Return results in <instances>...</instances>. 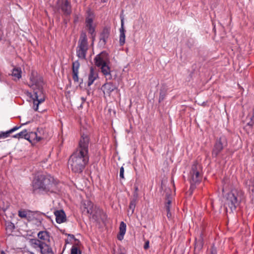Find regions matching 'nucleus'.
Returning a JSON list of instances; mask_svg holds the SVG:
<instances>
[{
  "mask_svg": "<svg viewBox=\"0 0 254 254\" xmlns=\"http://www.w3.org/2000/svg\"><path fill=\"white\" fill-rule=\"evenodd\" d=\"M90 138L88 135L82 134L78 147L70 156L68 164L72 171L76 173L82 172L89 161L88 147Z\"/></svg>",
  "mask_w": 254,
  "mask_h": 254,
  "instance_id": "f257e3e1",
  "label": "nucleus"
},
{
  "mask_svg": "<svg viewBox=\"0 0 254 254\" xmlns=\"http://www.w3.org/2000/svg\"><path fill=\"white\" fill-rule=\"evenodd\" d=\"M58 182L50 175H39L34 178L32 191L36 193H57L59 191Z\"/></svg>",
  "mask_w": 254,
  "mask_h": 254,
  "instance_id": "f03ea898",
  "label": "nucleus"
},
{
  "mask_svg": "<svg viewBox=\"0 0 254 254\" xmlns=\"http://www.w3.org/2000/svg\"><path fill=\"white\" fill-rule=\"evenodd\" d=\"M43 85V78L38 75L37 72L32 71L30 76L29 86L33 90V94L29 92H27V94L33 100V108L36 111H38L39 105L45 100Z\"/></svg>",
  "mask_w": 254,
  "mask_h": 254,
  "instance_id": "7ed1b4c3",
  "label": "nucleus"
},
{
  "mask_svg": "<svg viewBox=\"0 0 254 254\" xmlns=\"http://www.w3.org/2000/svg\"><path fill=\"white\" fill-rule=\"evenodd\" d=\"M244 198V192L240 189H233L227 194L225 205L228 207L231 211L235 210Z\"/></svg>",
  "mask_w": 254,
  "mask_h": 254,
  "instance_id": "20e7f679",
  "label": "nucleus"
},
{
  "mask_svg": "<svg viewBox=\"0 0 254 254\" xmlns=\"http://www.w3.org/2000/svg\"><path fill=\"white\" fill-rule=\"evenodd\" d=\"M202 178V168L200 164L197 162L192 165L190 172L189 179L190 183V191L191 194L195 189L196 185L201 181Z\"/></svg>",
  "mask_w": 254,
  "mask_h": 254,
  "instance_id": "39448f33",
  "label": "nucleus"
},
{
  "mask_svg": "<svg viewBox=\"0 0 254 254\" xmlns=\"http://www.w3.org/2000/svg\"><path fill=\"white\" fill-rule=\"evenodd\" d=\"M37 239H30L28 243L31 248L37 253L41 254H54V252L50 245L42 243Z\"/></svg>",
  "mask_w": 254,
  "mask_h": 254,
  "instance_id": "423d86ee",
  "label": "nucleus"
},
{
  "mask_svg": "<svg viewBox=\"0 0 254 254\" xmlns=\"http://www.w3.org/2000/svg\"><path fill=\"white\" fill-rule=\"evenodd\" d=\"M88 49V45L87 36L85 32H82L80 34L76 47V56L80 59H85Z\"/></svg>",
  "mask_w": 254,
  "mask_h": 254,
  "instance_id": "0eeeda50",
  "label": "nucleus"
},
{
  "mask_svg": "<svg viewBox=\"0 0 254 254\" xmlns=\"http://www.w3.org/2000/svg\"><path fill=\"white\" fill-rule=\"evenodd\" d=\"M94 62L95 65L98 67L107 64H110L108 54L105 52H102L95 56Z\"/></svg>",
  "mask_w": 254,
  "mask_h": 254,
  "instance_id": "6e6552de",
  "label": "nucleus"
},
{
  "mask_svg": "<svg viewBox=\"0 0 254 254\" xmlns=\"http://www.w3.org/2000/svg\"><path fill=\"white\" fill-rule=\"evenodd\" d=\"M227 145V139L225 136H221L217 139L214 146L212 155L216 157Z\"/></svg>",
  "mask_w": 254,
  "mask_h": 254,
  "instance_id": "1a4fd4ad",
  "label": "nucleus"
},
{
  "mask_svg": "<svg viewBox=\"0 0 254 254\" xmlns=\"http://www.w3.org/2000/svg\"><path fill=\"white\" fill-rule=\"evenodd\" d=\"M57 7L58 9H61L65 15H70L71 12V5L67 0H58Z\"/></svg>",
  "mask_w": 254,
  "mask_h": 254,
  "instance_id": "9d476101",
  "label": "nucleus"
},
{
  "mask_svg": "<svg viewBox=\"0 0 254 254\" xmlns=\"http://www.w3.org/2000/svg\"><path fill=\"white\" fill-rule=\"evenodd\" d=\"M85 24L89 33L91 35L92 38H94L96 35L95 33V25L93 24V17L91 14H89L86 18Z\"/></svg>",
  "mask_w": 254,
  "mask_h": 254,
  "instance_id": "9b49d317",
  "label": "nucleus"
},
{
  "mask_svg": "<svg viewBox=\"0 0 254 254\" xmlns=\"http://www.w3.org/2000/svg\"><path fill=\"white\" fill-rule=\"evenodd\" d=\"M41 131H42V129H41ZM43 138V137L41 135V130L39 129L36 132H28L27 140L31 143L38 142Z\"/></svg>",
  "mask_w": 254,
  "mask_h": 254,
  "instance_id": "f8f14e48",
  "label": "nucleus"
},
{
  "mask_svg": "<svg viewBox=\"0 0 254 254\" xmlns=\"http://www.w3.org/2000/svg\"><path fill=\"white\" fill-rule=\"evenodd\" d=\"M99 78L98 72L93 67L90 68L89 73L88 75L87 85L90 86L95 80Z\"/></svg>",
  "mask_w": 254,
  "mask_h": 254,
  "instance_id": "ddd939ff",
  "label": "nucleus"
},
{
  "mask_svg": "<svg viewBox=\"0 0 254 254\" xmlns=\"http://www.w3.org/2000/svg\"><path fill=\"white\" fill-rule=\"evenodd\" d=\"M121 27L120 29V39L119 43L120 46H123L125 43L126 41V30L124 28V17L123 15H121Z\"/></svg>",
  "mask_w": 254,
  "mask_h": 254,
  "instance_id": "4468645a",
  "label": "nucleus"
},
{
  "mask_svg": "<svg viewBox=\"0 0 254 254\" xmlns=\"http://www.w3.org/2000/svg\"><path fill=\"white\" fill-rule=\"evenodd\" d=\"M38 240H41L42 243H45L47 245H50V236L49 232L46 231H40L38 234Z\"/></svg>",
  "mask_w": 254,
  "mask_h": 254,
  "instance_id": "2eb2a0df",
  "label": "nucleus"
},
{
  "mask_svg": "<svg viewBox=\"0 0 254 254\" xmlns=\"http://www.w3.org/2000/svg\"><path fill=\"white\" fill-rule=\"evenodd\" d=\"M110 64H107L103 65L100 66L101 71L104 75L106 79L111 80L113 79V77L111 74V68L109 66Z\"/></svg>",
  "mask_w": 254,
  "mask_h": 254,
  "instance_id": "dca6fc26",
  "label": "nucleus"
},
{
  "mask_svg": "<svg viewBox=\"0 0 254 254\" xmlns=\"http://www.w3.org/2000/svg\"><path fill=\"white\" fill-rule=\"evenodd\" d=\"M57 223L61 224L66 221V215L63 210H56L54 212Z\"/></svg>",
  "mask_w": 254,
  "mask_h": 254,
  "instance_id": "f3484780",
  "label": "nucleus"
},
{
  "mask_svg": "<svg viewBox=\"0 0 254 254\" xmlns=\"http://www.w3.org/2000/svg\"><path fill=\"white\" fill-rule=\"evenodd\" d=\"M116 88V86L111 82H107L102 86L103 92L107 94H110Z\"/></svg>",
  "mask_w": 254,
  "mask_h": 254,
  "instance_id": "a211bd4d",
  "label": "nucleus"
},
{
  "mask_svg": "<svg viewBox=\"0 0 254 254\" xmlns=\"http://www.w3.org/2000/svg\"><path fill=\"white\" fill-rule=\"evenodd\" d=\"M110 29L109 28L105 27L103 29L100 36V42L105 45L110 36Z\"/></svg>",
  "mask_w": 254,
  "mask_h": 254,
  "instance_id": "6ab92c4d",
  "label": "nucleus"
},
{
  "mask_svg": "<svg viewBox=\"0 0 254 254\" xmlns=\"http://www.w3.org/2000/svg\"><path fill=\"white\" fill-rule=\"evenodd\" d=\"M203 234L200 233L197 238L195 239V243L194 246V251H200L203 248Z\"/></svg>",
  "mask_w": 254,
  "mask_h": 254,
  "instance_id": "aec40b11",
  "label": "nucleus"
},
{
  "mask_svg": "<svg viewBox=\"0 0 254 254\" xmlns=\"http://www.w3.org/2000/svg\"><path fill=\"white\" fill-rule=\"evenodd\" d=\"M20 126H15L6 131L0 132V138H5L10 136V134L21 127Z\"/></svg>",
  "mask_w": 254,
  "mask_h": 254,
  "instance_id": "412c9836",
  "label": "nucleus"
},
{
  "mask_svg": "<svg viewBox=\"0 0 254 254\" xmlns=\"http://www.w3.org/2000/svg\"><path fill=\"white\" fill-rule=\"evenodd\" d=\"M126 227L127 226L126 223H125L123 221L121 222L120 225L119 235L118 236V239L119 240H122L123 239L124 236L126 232Z\"/></svg>",
  "mask_w": 254,
  "mask_h": 254,
  "instance_id": "4be33fe9",
  "label": "nucleus"
},
{
  "mask_svg": "<svg viewBox=\"0 0 254 254\" xmlns=\"http://www.w3.org/2000/svg\"><path fill=\"white\" fill-rule=\"evenodd\" d=\"M22 71L20 67H14L12 71L11 75L14 78V80L19 79L21 78Z\"/></svg>",
  "mask_w": 254,
  "mask_h": 254,
  "instance_id": "5701e85b",
  "label": "nucleus"
},
{
  "mask_svg": "<svg viewBox=\"0 0 254 254\" xmlns=\"http://www.w3.org/2000/svg\"><path fill=\"white\" fill-rule=\"evenodd\" d=\"M136 203V197L132 199L129 203V209L127 211V215H131L134 211Z\"/></svg>",
  "mask_w": 254,
  "mask_h": 254,
  "instance_id": "b1692460",
  "label": "nucleus"
},
{
  "mask_svg": "<svg viewBox=\"0 0 254 254\" xmlns=\"http://www.w3.org/2000/svg\"><path fill=\"white\" fill-rule=\"evenodd\" d=\"M28 136V131L26 129H24L19 133H18L12 136L13 138L20 139L24 138L27 140Z\"/></svg>",
  "mask_w": 254,
  "mask_h": 254,
  "instance_id": "393cba45",
  "label": "nucleus"
},
{
  "mask_svg": "<svg viewBox=\"0 0 254 254\" xmlns=\"http://www.w3.org/2000/svg\"><path fill=\"white\" fill-rule=\"evenodd\" d=\"M29 212L25 210L18 211V216L22 218H25L28 220H29Z\"/></svg>",
  "mask_w": 254,
  "mask_h": 254,
  "instance_id": "a878e982",
  "label": "nucleus"
},
{
  "mask_svg": "<svg viewBox=\"0 0 254 254\" xmlns=\"http://www.w3.org/2000/svg\"><path fill=\"white\" fill-rule=\"evenodd\" d=\"M80 67V63L78 61H74L72 63V72H79L78 70Z\"/></svg>",
  "mask_w": 254,
  "mask_h": 254,
  "instance_id": "bb28decb",
  "label": "nucleus"
},
{
  "mask_svg": "<svg viewBox=\"0 0 254 254\" xmlns=\"http://www.w3.org/2000/svg\"><path fill=\"white\" fill-rule=\"evenodd\" d=\"M87 205L88 206L87 207H85V208L87 209V212L88 214H92L93 213V204L90 201H87Z\"/></svg>",
  "mask_w": 254,
  "mask_h": 254,
  "instance_id": "cd10ccee",
  "label": "nucleus"
},
{
  "mask_svg": "<svg viewBox=\"0 0 254 254\" xmlns=\"http://www.w3.org/2000/svg\"><path fill=\"white\" fill-rule=\"evenodd\" d=\"M71 254H81V252L76 247L73 246L71 249Z\"/></svg>",
  "mask_w": 254,
  "mask_h": 254,
  "instance_id": "c85d7f7f",
  "label": "nucleus"
},
{
  "mask_svg": "<svg viewBox=\"0 0 254 254\" xmlns=\"http://www.w3.org/2000/svg\"><path fill=\"white\" fill-rule=\"evenodd\" d=\"M166 96V92L165 91H161L160 92L159 97V102H161L164 100L165 97Z\"/></svg>",
  "mask_w": 254,
  "mask_h": 254,
  "instance_id": "c756f323",
  "label": "nucleus"
},
{
  "mask_svg": "<svg viewBox=\"0 0 254 254\" xmlns=\"http://www.w3.org/2000/svg\"><path fill=\"white\" fill-rule=\"evenodd\" d=\"M78 73L79 72H72V78L74 82H78Z\"/></svg>",
  "mask_w": 254,
  "mask_h": 254,
  "instance_id": "7c9ffc66",
  "label": "nucleus"
},
{
  "mask_svg": "<svg viewBox=\"0 0 254 254\" xmlns=\"http://www.w3.org/2000/svg\"><path fill=\"white\" fill-rule=\"evenodd\" d=\"M6 229L12 231L15 229V226L13 223L11 222H8L6 224Z\"/></svg>",
  "mask_w": 254,
  "mask_h": 254,
  "instance_id": "2f4dec72",
  "label": "nucleus"
},
{
  "mask_svg": "<svg viewBox=\"0 0 254 254\" xmlns=\"http://www.w3.org/2000/svg\"><path fill=\"white\" fill-rule=\"evenodd\" d=\"M120 177L123 179H124L125 178H124V168L123 166L122 167H121V168L120 169Z\"/></svg>",
  "mask_w": 254,
  "mask_h": 254,
  "instance_id": "473e14b6",
  "label": "nucleus"
},
{
  "mask_svg": "<svg viewBox=\"0 0 254 254\" xmlns=\"http://www.w3.org/2000/svg\"><path fill=\"white\" fill-rule=\"evenodd\" d=\"M210 254H217L216 249L214 246L211 248Z\"/></svg>",
  "mask_w": 254,
  "mask_h": 254,
  "instance_id": "72a5a7b5",
  "label": "nucleus"
},
{
  "mask_svg": "<svg viewBox=\"0 0 254 254\" xmlns=\"http://www.w3.org/2000/svg\"><path fill=\"white\" fill-rule=\"evenodd\" d=\"M149 241H147L145 243V244L144 245V249H145V250H147L149 248Z\"/></svg>",
  "mask_w": 254,
  "mask_h": 254,
  "instance_id": "f704fd0d",
  "label": "nucleus"
},
{
  "mask_svg": "<svg viewBox=\"0 0 254 254\" xmlns=\"http://www.w3.org/2000/svg\"><path fill=\"white\" fill-rule=\"evenodd\" d=\"M170 206L171 205L165 204V207L166 211H170Z\"/></svg>",
  "mask_w": 254,
  "mask_h": 254,
  "instance_id": "c9c22d12",
  "label": "nucleus"
},
{
  "mask_svg": "<svg viewBox=\"0 0 254 254\" xmlns=\"http://www.w3.org/2000/svg\"><path fill=\"white\" fill-rule=\"evenodd\" d=\"M167 197H168V200H167V201L166 202V205H171V200L170 199H169V196H167Z\"/></svg>",
  "mask_w": 254,
  "mask_h": 254,
  "instance_id": "e433bc0d",
  "label": "nucleus"
},
{
  "mask_svg": "<svg viewBox=\"0 0 254 254\" xmlns=\"http://www.w3.org/2000/svg\"><path fill=\"white\" fill-rule=\"evenodd\" d=\"M167 217L169 219H171V217H172V215H171L170 211H167Z\"/></svg>",
  "mask_w": 254,
  "mask_h": 254,
  "instance_id": "4c0bfd02",
  "label": "nucleus"
},
{
  "mask_svg": "<svg viewBox=\"0 0 254 254\" xmlns=\"http://www.w3.org/2000/svg\"><path fill=\"white\" fill-rule=\"evenodd\" d=\"M0 254H6V253L3 250H1L0 251Z\"/></svg>",
  "mask_w": 254,
  "mask_h": 254,
  "instance_id": "58836bf2",
  "label": "nucleus"
},
{
  "mask_svg": "<svg viewBox=\"0 0 254 254\" xmlns=\"http://www.w3.org/2000/svg\"><path fill=\"white\" fill-rule=\"evenodd\" d=\"M107 1H108V0H101V1H102V2H107Z\"/></svg>",
  "mask_w": 254,
  "mask_h": 254,
  "instance_id": "ea45409f",
  "label": "nucleus"
},
{
  "mask_svg": "<svg viewBox=\"0 0 254 254\" xmlns=\"http://www.w3.org/2000/svg\"><path fill=\"white\" fill-rule=\"evenodd\" d=\"M6 209H7V208H3V211H5L6 210Z\"/></svg>",
  "mask_w": 254,
  "mask_h": 254,
  "instance_id": "a19ab883",
  "label": "nucleus"
},
{
  "mask_svg": "<svg viewBox=\"0 0 254 254\" xmlns=\"http://www.w3.org/2000/svg\"><path fill=\"white\" fill-rule=\"evenodd\" d=\"M119 254H124L123 253H122V252H120V253H119Z\"/></svg>",
  "mask_w": 254,
  "mask_h": 254,
  "instance_id": "79ce46f5",
  "label": "nucleus"
},
{
  "mask_svg": "<svg viewBox=\"0 0 254 254\" xmlns=\"http://www.w3.org/2000/svg\"><path fill=\"white\" fill-rule=\"evenodd\" d=\"M27 124V123H25V124H23L22 125H25V124Z\"/></svg>",
  "mask_w": 254,
  "mask_h": 254,
  "instance_id": "37998d69",
  "label": "nucleus"
},
{
  "mask_svg": "<svg viewBox=\"0 0 254 254\" xmlns=\"http://www.w3.org/2000/svg\"><path fill=\"white\" fill-rule=\"evenodd\" d=\"M194 254H196L195 253H194Z\"/></svg>",
  "mask_w": 254,
  "mask_h": 254,
  "instance_id": "c03bdc74",
  "label": "nucleus"
}]
</instances>
